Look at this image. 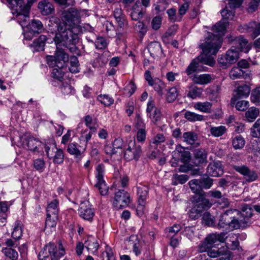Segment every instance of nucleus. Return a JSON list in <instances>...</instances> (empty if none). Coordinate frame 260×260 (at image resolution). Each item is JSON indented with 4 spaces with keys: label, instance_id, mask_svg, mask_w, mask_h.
Segmentation results:
<instances>
[{
    "label": "nucleus",
    "instance_id": "obj_1",
    "mask_svg": "<svg viewBox=\"0 0 260 260\" xmlns=\"http://www.w3.org/2000/svg\"><path fill=\"white\" fill-rule=\"evenodd\" d=\"M62 22L58 26V32L56 34L54 41L56 50L54 55H47L46 61L51 68H63L69 61L68 54L60 48L64 46L69 48L78 41V35L80 32L78 25L80 21V12L75 8H70L62 13Z\"/></svg>",
    "mask_w": 260,
    "mask_h": 260
},
{
    "label": "nucleus",
    "instance_id": "obj_2",
    "mask_svg": "<svg viewBox=\"0 0 260 260\" xmlns=\"http://www.w3.org/2000/svg\"><path fill=\"white\" fill-rule=\"evenodd\" d=\"M241 212L236 209L226 210L221 215L217 228L219 230L233 231L245 228L251 224L252 207L247 204L241 205Z\"/></svg>",
    "mask_w": 260,
    "mask_h": 260
},
{
    "label": "nucleus",
    "instance_id": "obj_3",
    "mask_svg": "<svg viewBox=\"0 0 260 260\" xmlns=\"http://www.w3.org/2000/svg\"><path fill=\"white\" fill-rule=\"evenodd\" d=\"M228 22L220 21L216 23L212 27V30L216 34L208 32L207 36L204 40L200 43L199 47L204 52H211L216 55L221 47L220 38L226 32Z\"/></svg>",
    "mask_w": 260,
    "mask_h": 260
},
{
    "label": "nucleus",
    "instance_id": "obj_4",
    "mask_svg": "<svg viewBox=\"0 0 260 260\" xmlns=\"http://www.w3.org/2000/svg\"><path fill=\"white\" fill-rule=\"evenodd\" d=\"M202 51V54L192 60L186 69L185 72L190 77L196 72L205 71L207 68L204 67V64L211 67H213L215 64V61L211 56L212 54L211 52Z\"/></svg>",
    "mask_w": 260,
    "mask_h": 260
},
{
    "label": "nucleus",
    "instance_id": "obj_5",
    "mask_svg": "<svg viewBox=\"0 0 260 260\" xmlns=\"http://www.w3.org/2000/svg\"><path fill=\"white\" fill-rule=\"evenodd\" d=\"M226 233H213L208 235L204 241L199 245V251L201 253L206 252L209 248H214L217 242L223 243L227 237Z\"/></svg>",
    "mask_w": 260,
    "mask_h": 260
},
{
    "label": "nucleus",
    "instance_id": "obj_6",
    "mask_svg": "<svg viewBox=\"0 0 260 260\" xmlns=\"http://www.w3.org/2000/svg\"><path fill=\"white\" fill-rule=\"evenodd\" d=\"M239 58L238 50L231 47L224 55L219 56L218 62L222 69H226L231 64L236 62Z\"/></svg>",
    "mask_w": 260,
    "mask_h": 260
},
{
    "label": "nucleus",
    "instance_id": "obj_7",
    "mask_svg": "<svg viewBox=\"0 0 260 260\" xmlns=\"http://www.w3.org/2000/svg\"><path fill=\"white\" fill-rule=\"evenodd\" d=\"M130 202V194L124 190H119L115 193L113 206L117 209L127 207Z\"/></svg>",
    "mask_w": 260,
    "mask_h": 260
},
{
    "label": "nucleus",
    "instance_id": "obj_8",
    "mask_svg": "<svg viewBox=\"0 0 260 260\" xmlns=\"http://www.w3.org/2000/svg\"><path fill=\"white\" fill-rule=\"evenodd\" d=\"M243 2V0H229L228 6L221 11L222 21L233 19L235 15V8L239 7Z\"/></svg>",
    "mask_w": 260,
    "mask_h": 260
},
{
    "label": "nucleus",
    "instance_id": "obj_9",
    "mask_svg": "<svg viewBox=\"0 0 260 260\" xmlns=\"http://www.w3.org/2000/svg\"><path fill=\"white\" fill-rule=\"evenodd\" d=\"M95 171V178L97 182L95 185V187L99 188L102 195H105L107 193V189L103 178L105 173L104 165L102 164H99L96 167Z\"/></svg>",
    "mask_w": 260,
    "mask_h": 260
},
{
    "label": "nucleus",
    "instance_id": "obj_10",
    "mask_svg": "<svg viewBox=\"0 0 260 260\" xmlns=\"http://www.w3.org/2000/svg\"><path fill=\"white\" fill-rule=\"evenodd\" d=\"M234 169L243 176L246 182H253L256 180L258 178V174L256 171L250 169L245 165L235 166Z\"/></svg>",
    "mask_w": 260,
    "mask_h": 260
},
{
    "label": "nucleus",
    "instance_id": "obj_11",
    "mask_svg": "<svg viewBox=\"0 0 260 260\" xmlns=\"http://www.w3.org/2000/svg\"><path fill=\"white\" fill-rule=\"evenodd\" d=\"M206 193L203 192L202 194L197 196L194 199V204L193 207L196 208L197 212L201 214L203 211L210 208L212 203L209 199L206 198Z\"/></svg>",
    "mask_w": 260,
    "mask_h": 260
},
{
    "label": "nucleus",
    "instance_id": "obj_12",
    "mask_svg": "<svg viewBox=\"0 0 260 260\" xmlns=\"http://www.w3.org/2000/svg\"><path fill=\"white\" fill-rule=\"evenodd\" d=\"M78 211L80 216L88 221H91L94 215V210L88 201L82 202Z\"/></svg>",
    "mask_w": 260,
    "mask_h": 260
},
{
    "label": "nucleus",
    "instance_id": "obj_13",
    "mask_svg": "<svg viewBox=\"0 0 260 260\" xmlns=\"http://www.w3.org/2000/svg\"><path fill=\"white\" fill-rule=\"evenodd\" d=\"M239 30L241 32H252L253 37H256L260 35V23L255 21L250 22L240 26Z\"/></svg>",
    "mask_w": 260,
    "mask_h": 260
},
{
    "label": "nucleus",
    "instance_id": "obj_14",
    "mask_svg": "<svg viewBox=\"0 0 260 260\" xmlns=\"http://www.w3.org/2000/svg\"><path fill=\"white\" fill-rule=\"evenodd\" d=\"M231 43L233 45L232 47H234L236 50H238L239 52L241 51L247 53L250 49L248 44V41L242 36L236 37L232 40Z\"/></svg>",
    "mask_w": 260,
    "mask_h": 260
},
{
    "label": "nucleus",
    "instance_id": "obj_15",
    "mask_svg": "<svg viewBox=\"0 0 260 260\" xmlns=\"http://www.w3.org/2000/svg\"><path fill=\"white\" fill-rule=\"evenodd\" d=\"M208 174L213 177H218L223 173L222 164L220 161H216L210 163L207 168Z\"/></svg>",
    "mask_w": 260,
    "mask_h": 260
},
{
    "label": "nucleus",
    "instance_id": "obj_16",
    "mask_svg": "<svg viewBox=\"0 0 260 260\" xmlns=\"http://www.w3.org/2000/svg\"><path fill=\"white\" fill-rule=\"evenodd\" d=\"M85 146L82 144H78L76 142L70 143L67 148L68 152L74 155L76 158L79 157L85 150Z\"/></svg>",
    "mask_w": 260,
    "mask_h": 260
},
{
    "label": "nucleus",
    "instance_id": "obj_17",
    "mask_svg": "<svg viewBox=\"0 0 260 260\" xmlns=\"http://www.w3.org/2000/svg\"><path fill=\"white\" fill-rule=\"evenodd\" d=\"M250 92V87L245 84L239 85L234 91L233 96L235 99L247 97Z\"/></svg>",
    "mask_w": 260,
    "mask_h": 260
},
{
    "label": "nucleus",
    "instance_id": "obj_18",
    "mask_svg": "<svg viewBox=\"0 0 260 260\" xmlns=\"http://www.w3.org/2000/svg\"><path fill=\"white\" fill-rule=\"evenodd\" d=\"M38 8L43 15H48L54 11V8L48 0H43L38 4Z\"/></svg>",
    "mask_w": 260,
    "mask_h": 260
},
{
    "label": "nucleus",
    "instance_id": "obj_19",
    "mask_svg": "<svg viewBox=\"0 0 260 260\" xmlns=\"http://www.w3.org/2000/svg\"><path fill=\"white\" fill-rule=\"evenodd\" d=\"M16 12V19L19 24L22 26L24 27L27 25V23L29 20V12H26V10L22 8L17 9Z\"/></svg>",
    "mask_w": 260,
    "mask_h": 260
},
{
    "label": "nucleus",
    "instance_id": "obj_20",
    "mask_svg": "<svg viewBox=\"0 0 260 260\" xmlns=\"http://www.w3.org/2000/svg\"><path fill=\"white\" fill-rule=\"evenodd\" d=\"M47 38L45 35H41L39 37L35 40L30 46L33 49V51L38 52L43 51L44 49L46 42Z\"/></svg>",
    "mask_w": 260,
    "mask_h": 260
},
{
    "label": "nucleus",
    "instance_id": "obj_21",
    "mask_svg": "<svg viewBox=\"0 0 260 260\" xmlns=\"http://www.w3.org/2000/svg\"><path fill=\"white\" fill-rule=\"evenodd\" d=\"M148 49L153 58L161 55L162 53L161 46L157 42H151L148 46Z\"/></svg>",
    "mask_w": 260,
    "mask_h": 260
},
{
    "label": "nucleus",
    "instance_id": "obj_22",
    "mask_svg": "<svg viewBox=\"0 0 260 260\" xmlns=\"http://www.w3.org/2000/svg\"><path fill=\"white\" fill-rule=\"evenodd\" d=\"M64 152L61 148L56 147L54 153L48 152V157L50 159H53V162L55 164H60L63 162Z\"/></svg>",
    "mask_w": 260,
    "mask_h": 260
},
{
    "label": "nucleus",
    "instance_id": "obj_23",
    "mask_svg": "<svg viewBox=\"0 0 260 260\" xmlns=\"http://www.w3.org/2000/svg\"><path fill=\"white\" fill-rule=\"evenodd\" d=\"M27 146L29 150L34 152H39L43 149L42 143L34 137H29L27 140Z\"/></svg>",
    "mask_w": 260,
    "mask_h": 260
},
{
    "label": "nucleus",
    "instance_id": "obj_24",
    "mask_svg": "<svg viewBox=\"0 0 260 260\" xmlns=\"http://www.w3.org/2000/svg\"><path fill=\"white\" fill-rule=\"evenodd\" d=\"M192 80L196 84L205 85L209 83L212 81V78L210 74H204L200 75H194Z\"/></svg>",
    "mask_w": 260,
    "mask_h": 260
},
{
    "label": "nucleus",
    "instance_id": "obj_25",
    "mask_svg": "<svg viewBox=\"0 0 260 260\" xmlns=\"http://www.w3.org/2000/svg\"><path fill=\"white\" fill-rule=\"evenodd\" d=\"M85 247L88 251L94 253L96 252L99 247V244L97 240L93 237H89L84 242Z\"/></svg>",
    "mask_w": 260,
    "mask_h": 260
},
{
    "label": "nucleus",
    "instance_id": "obj_26",
    "mask_svg": "<svg viewBox=\"0 0 260 260\" xmlns=\"http://www.w3.org/2000/svg\"><path fill=\"white\" fill-rule=\"evenodd\" d=\"M259 115V109L255 107L250 108L245 113V120L249 122L254 121Z\"/></svg>",
    "mask_w": 260,
    "mask_h": 260
},
{
    "label": "nucleus",
    "instance_id": "obj_27",
    "mask_svg": "<svg viewBox=\"0 0 260 260\" xmlns=\"http://www.w3.org/2000/svg\"><path fill=\"white\" fill-rule=\"evenodd\" d=\"M194 164L196 166L200 165L206 161L207 154L203 149H198L194 152Z\"/></svg>",
    "mask_w": 260,
    "mask_h": 260
},
{
    "label": "nucleus",
    "instance_id": "obj_28",
    "mask_svg": "<svg viewBox=\"0 0 260 260\" xmlns=\"http://www.w3.org/2000/svg\"><path fill=\"white\" fill-rule=\"evenodd\" d=\"M113 16L120 27H124L125 24H127V22L126 21L124 16L122 14V10L120 9H115L113 12Z\"/></svg>",
    "mask_w": 260,
    "mask_h": 260
},
{
    "label": "nucleus",
    "instance_id": "obj_29",
    "mask_svg": "<svg viewBox=\"0 0 260 260\" xmlns=\"http://www.w3.org/2000/svg\"><path fill=\"white\" fill-rule=\"evenodd\" d=\"M183 142L189 145L194 144L198 139V135L193 132H187L182 135Z\"/></svg>",
    "mask_w": 260,
    "mask_h": 260
},
{
    "label": "nucleus",
    "instance_id": "obj_30",
    "mask_svg": "<svg viewBox=\"0 0 260 260\" xmlns=\"http://www.w3.org/2000/svg\"><path fill=\"white\" fill-rule=\"evenodd\" d=\"M138 202H146L148 192V188L146 186L140 185L137 187Z\"/></svg>",
    "mask_w": 260,
    "mask_h": 260
},
{
    "label": "nucleus",
    "instance_id": "obj_31",
    "mask_svg": "<svg viewBox=\"0 0 260 260\" xmlns=\"http://www.w3.org/2000/svg\"><path fill=\"white\" fill-rule=\"evenodd\" d=\"M232 143L235 149H242L245 146V140L241 135H238L232 138Z\"/></svg>",
    "mask_w": 260,
    "mask_h": 260
},
{
    "label": "nucleus",
    "instance_id": "obj_32",
    "mask_svg": "<svg viewBox=\"0 0 260 260\" xmlns=\"http://www.w3.org/2000/svg\"><path fill=\"white\" fill-rule=\"evenodd\" d=\"M227 131L225 126H211L210 128V133L214 137H219L223 135Z\"/></svg>",
    "mask_w": 260,
    "mask_h": 260
},
{
    "label": "nucleus",
    "instance_id": "obj_33",
    "mask_svg": "<svg viewBox=\"0 0 260 260\" xmlns=\"http://www.w3.org/2000/svg\"><path fill=\"white\" fill-rule=\"evenodd\" d=\"M58 202L57 200L54 199L51 202L47 208V214L49 216L56 215L58 216Z\"/></svg>",
    "mask_w": 260,
    "mask_h": 260
},
{
    "label": "nucleus",
    "instance_id": "obj_34",
    "mask_svg": "<svg viewBox=\"0 0 260 260\" xmlns=\"http://www.w3.org/2000/svg\"><path fill=\"white\" fill-rule=\"evenodd\" d=\"M189 187L192 192L196 194H202V189L199 179H192L188 182Z\"/></svg>",
    "mask_w": 260,
    "mask_h": 260
},
{
    "label": "nucleus",
    "instance_id": "obj_35",
    "mask_svg": "<svg viewBox=\"0 0 260 260\" xmlns=\"http://www.w3.org/2000/svg\"><path fill=\"white\" fill-rule=\"evenodd\" d=\"M22 223L20 221L15 222L14 227L12 233V237L15 239H19L22 234Z\"/></svg>",
    "mask_w": 260,
    "mask_h": 260
},
{
    "label": "nucleus",
    "instance_id": "obj_36",
    "mask_svg": "<svg viewBox=\"0 0 260 260\" xmlns=\"http://www.w3.org/2000/svg\"><path fill=\"white\" fill-rule=\"evenodd\" d=\"M4 254L11 260H17L18 258L17 251L11 247H6L2 249Z\"/></svg>",
    "mask_w": 260,
    "mask_h": 260
},
{
    "label": "nucleus",
    "instance_id": "obj_37",
    "mask_svg": "<svg viewBox=\"0 0 260 260\" xmlns=\"http://www.w3.org/2000/svg\"><path fill=\"white\" fill-rule=\"evenodd\" d=\"M136 240V242H134L133 252L136 255L138 256L141 253V249L143 245V242L138 240V237L136 235H131V241Z\"/></svg>",
    "mask_w": 260,
    "mask_h": 260
},
{
    "label": "nucleus",
    "instance_id": "obj_38",
    "mask_svg": "<svg viewBox=\"0 0 260 260\" xmlns=\"http://www.w3.org/2000/svg\"><path fill=\"white\" fill-rule=\"evenodd\" d=\"M189 179V176L187 175H173L172 177V184L177 185L178 184H184Z\"/></svg>",
    "mask_w": 260,
    "mask_h": 260
},
{
    "label": "nucleus",
    "instance_id": "obj_39",
    "mask_svg": "<svg viewBox=\"0 0 260 260\" xmlns=\"http://www.w3.org/2000/svg\"><path fill=\"white\" fill-rule=\"evenodd\" d=\"M212 104L208 102H198L194 105V108L200 111L205 113H210Z\"/></svg>",
    "mask_w": 260,
    "mask_h": 260
},
{
    "label": "nucleus",
    "instance_id": "obj_40",
    "mask_svg": "<svg viewBox=\"0 0 260 260\" xmlns=\"http://www.w3.org/2000/svg\"><path fill=\"white\" fill-rule=\"evenodd\" d=\"M184 117L190 122L202 121L204 120V116L196 114L194 112L187 111L184 114Z\"/></svg>",
    "mask_w": 260,
    "mask_h": 260
},
{
    "label": "nucleus",
    "instance_id": "obj_41",
    "mask_svg": "<svg viewBox=\"0 0 260 260\" xmlns=\"http://www.w3.org/2000/svg\"><path fill=\"white\" fill-rule=\"evenodd\" d=\"M244 72L239 68L233 67L229 73V76L231 79L235 80L241 78L244 76Z\"/></svg>",
    "mask_w": 260,
    "mask_h": 260
},
{
    "label": "nucleus",
    "instance_id": "obj_42",
    "mask_svg": "<svg viewBox=\"0 0 260 260\" xmlns=\"http://www.w3.org/2000/svg\"><path fill=\"white\" fill-rule=\"evenodd\" d=\"M150 86H153L155 91H156L159 95H162L163 94L162 89L165 87V84L159 79H154V81L150 85Z\"/></svg>",
    "mask_w": 260,
    "mask_h": 260
},
{
    "label": "nucleus",
    "instance_id": "obj_43",
    "mask_svg": "<svg viewBox=\"0 0 260 260\" xmlns=\"http://www.w3.org/2000/svg\"><path fill=\"white\" fill-rule=\"evenodd\" d=\"M30 26L32 31L37 34L42 32L44 29L43 24L39 20H32Z\"/></svg>",
    "mask_w": 260,
    "mask_h": 260
},
{
    "label": "nucleus",
    "instance_id": "obj_44",
    "mask_svg": "<svg viewBox=\"0 0 260 260\" xmlns=\"http://www.w3.org/2000/svg\"><path fill=\"white\" fill-rule=\"evenodd\" d=\"M97 100L106 106H109L114 103L113 98L107 94L99 95L97 98Z\"/></svg>",
    "mask_w": 260,
    "mask_h": 260
},
{
    "label": "nucleus",
    "instance_id": "obj_45",
    "mask_svg": "<svg viewBox=\"0 0 260 260\" xmlns=\"http://www.w3.org/2000/svg\"><path fill=\"white\" fill-rule=\"evenodd\" d=\"M136 21V23H133V25H135V29L143 37L147 31V27L140 20Z\"/></svg>",
    "mask_w": 260,
    "mask_h": 260
},
{
    "label": "nucleus",
    "instance_id": "obj_46",
    "mask_svg": "<svg viewBox=\"0 0 260 260\" xmlns=\"http://www.w3.org/2000/svg\"><path fill=\"white\" fill-rule=\"evenodd\" d=\"M203 92L202 88L198 87L197 86L193 87L190 88L187 96L192 99H196L201 95Z\"/></svg>",
    "mask_w": 260,
    "mask_h": 260
},
{
    "label": "nucleus",
    "instance_id": "obj_47",
    "mask_svg": "<svg viewBox=\"0 0 260 260\" xmlns=\"http://www.w3.org/2000/svg\"><path fill=\"white\" fill-rule=\"evenodd\" d=\"M251 135L254 138H260V118H258L251 128Z\"/></svg>",
    "mask_w": 260,
    "mask_h": 260
},
{
    "label": "nucleus",
    "instance_id": "obj_48",
    "mask_svg": "<svg viewBox=\"0 0 260 260\" xmlns=\"http://www.w3.org/2000/svg\"><path fill=\"white\" fill-rule=\"evenodd\" d=\"M58 219V216L50 215L47 214V218L45 222V229L48 228H54L56 225V221Z\"/></svg>",
    "mask_w": 260,
    "mask_h": 260
},
{
    "label": "nucleus",
    "instance_id": "obj_49",
    "mask_svg": "<svg viewBox=\"0 0 260 260\" xmlns=\"http://www.w3.org/2000/svg\"><path fill=\"white\" fill-rule=\"evenodd\" d=\"M178 91L176 87H173L169 89L167 94V100L168 102H174L178 96Z\"/></svg>",
    "mask_w": 260,
    "mask_h": 260
},
{
    "label": "nucleus",
    "instance_id": "obj_50",
    "mask_svg": "<svg viewBox=\"0 0 260 260\" xmlns=\"http://www.w3.org/2000/svg\"><path fill=\"white\" fill-rule=\"evenodd\" d=\"M199 180L200 182V185L202 189H209L213 185V179L208 177H203L202 178L199 179Z\"/></svg>",
    "mask_w": 260,
    "mask_h": 260
},
{
    "label": "nucleus",
    "instance_id": "obj_51",
    "mask_svg": "<svg viewBox=\"0 0 260 260\" xmlns=\"http://www.w3.org/2000/svg\"><path fill=\"white\" fill-rule=\"evenodd\" d=\"M167 13L168 15L169 19L171 22L179 21L181 20V16L176 14V10L175 9L171 8L167 10Z\"/></svg>",
    "mask_w": 260,
    "mask_h": 260
},
{
    "label": "nucleus",
    "instance_id": "obj_52",
    "mask_svg": "<svg viewBox=\"0 0 260 260\" xmlns=\"http://www.w3.org/2000/svg\"><path fill=\"white\" fill-rule=\"evenodd\" d=\"M250 99L251 102L255 104L260 102V86L252 91Z\"/></svg>",
    "mask_w": 260,
    "mask_h": 260
},
{
    "label": "nucleus",
    "instance_id": "obj_53",
    "mask_svg": "<svg viewBox=\"0 0 260 260\" xmlns=\"http://www.w3.org/2000/svg\"><path fill=\"white\" fill-rule=\"evenodd\" d=\"M180 224H175L172 226L166 229L165 231L166 233H168V236L172 237L175 235L181 229Z\"/></svg>",
    "mask_w": 260,
    "mask_h": 260
},
{
    "label": "nucleus",
    "instance_id": "obj_54",
    "mask_svg": "<svg viewBox=\"0 0 260 260\" xmlns=\"http://www.w3.org/2000/svg\"><path fill=\"white\" fill-rule=\"evenodd\" d=\"M34 167L36 170L42 172L45 168V162L44 159L42 158L35 159L34 161Z\"/></svg>",
    "mask_w": 260,
    "mask_h": 260
},
{
    "label": "nucleus",
    "instance_id": "obj_55",
    "mask_svg": "<svg viewBox=\"0 0 260 260\" xmlns=\"http://www.w3.org/2000/svg\"><path fill=\"white\" fill-rule=\"evenodd\" d=\"M217 251L219 254V257L221 256H224L227 257H232V253L229 250V248L227 246H221L220 247L217 249Z\"/></svg>",
    "mask_w": 260,
    "mask_h": 260
},
{
    "label": "nucleus",
    "instance_id": "obj_56",
    "mask_svg": "<svg viewBox=\"0 0 260 260\" xmlns=\"http://www.w3.org/2000/svg\"><path fill=\"white\" fill-rule=\"evenodd\" d=\"M62 68H54L52 71V77L59 81H62L63 77V72L61 70Z\"/></svg>",
    "mask_w": 260,
    "mask_h": 260
},
{
    "label": "nucleus",
    "instance_id": "obj_57",
    "mask_svg": "<svg viewBox=\"0 0 260 260\" xmlns=\"http://www.w3.org/2000/svg\"><path fill=\"white\" fill-rule=\"evenodd\" d=\"M231 176H226L224 178H220L219 180V186L223 188H225L231 185Z\"/></svg>",
    "mask_w": 260,
    "mask_h": 260
},
{
    "label": "nucleus",
    "instance_id": "obj_58",
    "mask_svg": "<svg viewBox=\"0 0 260 260\" xmlns=\"http://www.w3.org/2000/svg\"><path fill=\"white\" fill-rule=\"evenodd\" d=\"M193 226H186L182 228L183 234L189 239H192L194 237Z\"/></svg>",
    "mask_w": 260,
    "mask_h": 260
},
{
    "label": "nucleus",
    "instance_id": "obj_59",
    "mask_svg": "<svg viewBox=\"0 0 260 260\" xmlns=\"http://www.w3.org/2000/svg\"><path fill=\"white\" fill-rule=\"evenodd\" d=\"M136 140L138 142L143 143L146 138V132L145 129H139L136 135Z\"/></svg>",
    "mask_w": 260,
    "mask_h": 260
},
{
    "label": "nucleus",
    "instance_id": "obj_60",
    "mask_svg": "<svg viewBox=\"0 0 260 260\" xmlns=\"http://www.w3.org/2000/svg\"><path fill=\"white\" fill-rule=\"evenodd\" d=\"M142 153L141 146L140 145H137L135 139L134 143L133 149V158L135 160H138L140 157Z\"/></svg>",
    "mask_w": 260,
    "mask_h": 260
},
{
    "label": "nucleus",
    "instance_id": "obj_61",
    "mask_svg": "<svg viewBox=\"0 0 260 260\" xmlns=\"http://www.w3.org/2000/svg\"><path fill=\"white\" fill-rule=\"evenodd\" d=\"M95 45L97 49H104L107 46L106 39L103 37H98L95 42Z\"/></svg>",
    "mask_w": 260,
    "mask_h": 260
},
{
    "label": "nucleus",
    "instance_id": "obj_62",
    "mask_svg": "<svg viewBox=\"0 0 260 260\" xmlns=\"http://www.w3.org/2000/svg\"><path fill=\"white\" fill-rule=\"evenodd\" d=\"M61 91L64 94L74 93V89L72 86L67 83H63L60 87Z\"/></svg>",
    "mask_w": 260,
    "mask_h": 260
},
{
    "label": "nucleus",
    "instance_id": "obj_63",
    "mask_svg": "<svg viewBox=\"0 0 260 260\" xmlns=\"http://www.w3.org/2000/svg\"><path fill=\"white\" fill-rule=\"evenodd\" d=\"M249 106V104L247 101L242 100L236 103V108L239 111H243L246 110Z\"/></svg>",
    "mask_w": 260,
    "mask_h": 260
},
{
    "label": "nucleus",
    "instance_id": "obj_64",
    "mask_svg": "<svg viewBox=\"0 0 260 260\" xmlns=\"http://www.w3.org/2000/svg\"><path fill=\"white\" fill-rule=\"evenodd\" d=\"M149 117L152 119V121L156 123L160 120L161 117V112L159 109H155L154 111L149 115Z\"/></svg>",
    "mask_w": 260,
    "mask_h": 260
}]
</instances>
